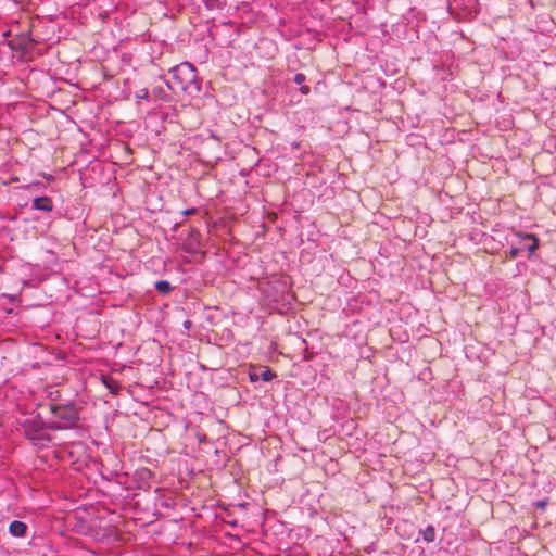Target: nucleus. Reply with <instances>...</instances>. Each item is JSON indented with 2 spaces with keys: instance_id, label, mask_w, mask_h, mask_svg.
<instances>
[{
  "instance_id": "nucleus-2",
  "label": "nucleus",
  "mask_w": 556,
  "mask_h": 556,
  "mask_svg": "<svg viewBox=\"0 0 556 556\" xmlns=\"http://www.w3.org/2000/svg\"><path fill=\"white\" fill-rule=\"evenodd\" d=\"M170 74L167 85L173 91H189L197 83L195 67L189 62L176 65L170 70Z\"/></svg>"
},
{
  "instance_id": "nucleus-7",
  "label": "nucleus",
  "mask_w": 556,
  "mask_h": 556,
  "mask_svg": "<svg viewBox=\"0 0 556 556\" xmlns=\"http://www.w3.org/2000/svg\"><path fill=\"white\" fill-rule=\"evenodd\" d=\"M306 80V76L303 74V73H298L295 74L294 78H293V81L296 84V85H301L300 87V92L302 94H308L309 91H311V88L306 85H303V83Z\"/></svg>"
},
{
  "instance_id": "nucleus-5",
  "label": "nucleus",
  "mask_w": 556,
  "mask_h": 556,
  "mask_svg": "<svg viewBox=\"0 0 556 556\" xmlns=\"http://www.w3.org/2000/svg\"><path fill=\"white\" fill-rule=\"evenodd\" d=\"M27 531V525L20 520H14L9 526V532L16 538L25 536Z\"/></svg>"
},
{
  "instance_id": "nucleus-19",
  "label": "nucleus",
  "mask_w": 556,
  "mask_h": 556,
  "mask_svg": "<svg viewBox=\"0 0 556 556\" xmlns=\"http://www.w3.org/2000/svg\"><path fill=\"white\" fill-rule=\"evenodd\" d=\"M205 438H206L205 434H203L202 437H199V441L203 442L205 440Z\"/></svg>"
},
{
  "instance_id": "nucleus-12",
  "label": "nucleus",
  "mask_w": 556,
  "mask_h": 556,
  "mask_svg": "<svg viewBox=\"0 0 556 556\" xmlns=\"http://www.w3.org/2000/svg\"><path fill=\"white\" fill-rule=\"evenodd\" d=\"M464 3L466 4L465 9L469 14L477 13L478 0H464Z\"/></svg>"
},
{
  "instance_id": "nucleus-13",
  "label": "nucleus",
  "mask_w": 556,
  "mask_h": 556,
  "mask_svg": "<svg viewBox=\"0 0 556 556\" xmlns=\"http://www.w3.org/2000/svg\"><path fill=\"white\" fill-rule=\"evenodd\" d=\"M275 377H276V374L274 371H271V369H269V368H266L265 370H263L261 372V379L263 381H270Z\"/></svg>"
},
{
  "instance_id": "nucleus-10",
  "label": "nucleus",
  "mask_w": 556,
  "mask_h": 556,
  "mask_svg": "<svg viewBox=\"0 0 556 556\" xmlns=\"http://www.w3.org/2000/svg\"><path fill=\"white\" fill-rule=\"evenodd\" d=\"M47 396L50 401L49 404L59 403L58 401L61 399V391L59 389L51 387L47 390Z\"/></svg>"
},
{
  "instance_id": "nucleus-8",
  "label": "nucleus",
  "mask_w": 556,
  "mask_h": 556,
  "mask_svg": "<svg viewBox=\"0 0 556 556\" xmlns=\"http://www.w3.org/2000/svg\"><path fill=\"white\" fill-rule=\"evenodd\" d=\"M103 382L110 389L111 393H113L115 395L118 394L119 391L122 390L121 384L116 380H113L111 378H105V379H103Z\"/></svg>"
},
{
  "instance_id": "nucleus-9",
  "label": "nucleus",
  "mask_w": 556,
  "mask_h": 556,
  "mask_svg": "<svg viewBox=\"0 0 556 556\" xmlns=\"http://www.w3.org/2000/svg\"><path fill=\"white\" fill-rule=\"evenodd\" d=\"M155 289L163 295L167 294L172 290V286L167 280H159L155 282Z\"/></svg>"
},
{
  "instance_id": "nucleus-15",
  "label": "nucleus",
  "mask_w": 556,
  "mask_h": 556,
  "mask_svg": "<svg viewBox=\"0 0 556 556\" xmlns=\"http://www.w3.org/2000/svg\"><path fill=\"white\" fill-rule=\"evenodd\" d=\"M520 249L519 248H511L509 251V256L511 258H516L519 255Z\"/></svg>"
},
{
  "instance_id": "nucleus-16",
  "label": "nucleus",
  "mask_w": 556,
  "mask_h": 556,
  "mask_svg": "<svg viewBox=\"0 0 556 556\" xmlns=\"http://www.w3.org/2000/svg\"><path fill=\"white\" fill-rule=\"evenodd\" d=\"M195 213H197V208H195V207H191V208H188V210H186V211H184V212H182V214H184L185 216H190V215H193V214H195Z\"/></svg>"
},
{
  "instance_id": "nucleus-4",
  "label": "nucleus",
  "mask_w": 556,
  "mask_h": 556,
  "mask_svg": "<svg viewBox=\"0 0 556 556\" xmlns=\"http://www.w3.org/2000/svg\"><path fill=\"white\" fill-rule=\"evenodd\" d=\"M33 208L37 211L51 212L53 202L49 197H37L33 200Z\"/></svg>"
},
{
  "instance_id": "nucleus-3",
  "label": "nucleus",
  "mask_w": 556,
  "mask_h": 556,
  "mask_svg": "<svg viewBox=\"0 0 556 556\" xmlns=\"http://www.w3.org/2000/svg\"><path fill=\"white\" fill-rule=\"evenodd\" d=\"M22 427L25 432V437L36 443L50 442L51 437L45 429H47V422L42 420L40 415L34 418H27L23 421Z\"/></svg>"
},
{
  "instance_id": "nucleus-6",
  "label": "nucleus",
  "mask_w": 556,
  "mask_h": 556,
  "mask_svg": "<svg viewBox=\"0 0 556 556\" xmlns=\"http://www.w3.org/2000/svg\"><path fill=\"white\" fill-rule=\"evenodd\" d=\"M523 240L529 242L523 245V249L532 254L539 247V239L532 233H527L523 236Z\"/></svg>"
},
{
  "instance_id": "nucleus-11",
  "label": "nucleus",
  "mask_w": 556,
  "mask_h": 556,
  "mask_svg": "<svg viewBox=\"0 0 556 556\" xmlns=\"http://www.w3.org/2000/svg\"><path fill=\"white\" fill-rule=\"evenodd\" d=\"M422 538L427 543H431L435 540V529L433 526H428L422 533Z\"/></svg>"
},
{
  "instance_id": "nucleus-1",
  "label": "nucleus",
  "mask_w": 556,
  "mask_h": 556,
  "mask_svg": "<svg viewBox=\"0 0 556 556\" xmlns=\"http://www.w3.org/2000/svg\"><path fill=\"white\" fill-rule=\"evenodd\" d=\"M49 410L54 419L47 421V429L62 431L76 429L79 422V412L74 402L51 403Z\"/></svg>"
},
{
  "instance_id": "nucleus-14",
  "label": "nucleus",
  "mask_w": 556,
  "mask_h": 556,
  "mask_svg": "<svg viewBox=\"0 0 556 556\" xmlns=\"http://www.w3.org/2000/svg\"><path fill=\"white\" fill-rule=\"evenodd\" d=\"M136 98L137 99H148L149 98V91L147 88H143V89H140L137 93H136Z\"/></svg>"
},
{
  "instance_id": "nucleus-17",
  "label": "nucleus",
  "mask_w": 556,
  "mask_h": 556,
  "mask_svg": "<svg viewBox=\"0 0 556 556\" xmlns=\"http://www.w3.org/2000/svg\"><path fill=\"white\" fill-rule=\"evenodd\" d=\"M546 505H547V502H546V501H539V502L535 504L536 508H540V509H542V510H544V509H545Z\"/></svg>"
},
{
  "instance_id": "nucleus-18",
  "label": "nucleus",
  "mask_w": 556,
  "mask_h": 556,
  "mask_svg": "<svg viewBox=\"0 0 556 556\" xmlns=\"http://www.w3.org/2000/svg\"><path fill=\"white\" fill-rule=\"evenodd\" d=\"M204 2L208 9H213L215 7L216 0H204Z\"/></svg>"
}]
</instances>
